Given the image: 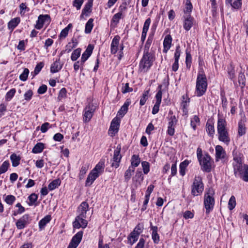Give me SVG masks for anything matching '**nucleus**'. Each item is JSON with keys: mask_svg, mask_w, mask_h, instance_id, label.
<instances>
[{"mask_svg": "<svg viewBox=\"0 0 248 248\" xmlns=\"http://www.w3.org/2000/svg\"><path fill=\"white\" fill-rule=\"evenodd\" d=\"M89 209V204L86 202L81 203L77 209L78 215L76 217L73 223L74 228H85L88 224L87 221L85 219L86 217V213Z\"/></svg>", "mask_w": 248, "mask_h": 248, "instance_id": "obj_1", "label": "nucleus"}, {"mask_svg": "<svg viewBox=\"0 0 248 248\" xmlns=\"http://www.w3.org/2000/svg\"><path fill=\"white\" fill-rule=\"evenodd\" d=\"M207 88V82L206 75L203 70L200 71L197 76L196 86V93L197 96L203 95Z\"/></svg>", "mask_w": 248, "mask_h": 248, "instance_id": "obj_2", "label": "nucleus"}, {"mask_svg": "<svg viewBox=\"0 0 248 248\" xmlns=\"http://www.w3.org/2000/svg\"><path fill=\"white\" fill-rule=\"evenodd\" d=\"M155 59L154 54L147 52L143 53L139 64V71L143 73L147 72L153 65Z\"/></svg>", "mask_w": 248, "mask_h": 248, "instance_id": "obj_3", "label": "nucleus"}, {"mask_svg": "<svg viewBox=\"0 0 248 248\" xmlns=\"http://www.w3.org/2000/svg\"><path fill=\"white\" fill-rule=\"evenodd\" d=\"M237 161V164L234 165V173L235 176H239L245 182H248V165H243L239 162V159L234 158Z\"/></svg>", "mask_w": 248, "mask_h": 248, "instance_id": "obj_4", "label": "nucleus"}, {"mask_svg": "<svg viewBox=\"0 0 248 248\" xmlns=\"http://www.w3.org/2000/svg\"><path fill=\"white\" fill-rule=\"evenodd\" d=\"M214 191L212 189L208 190L204 196V205L206 209V214H208L213 209L215 200L213 197Z\"/></svg>", "mask_w": 248, "mask_h": 248, "instance_id": "obj_5", "label": "nucleus"}, {"mask_svg": "<svg viewBox=\"0 0 248 248\" xmlns=\"http://www.w3.org/2000/svg\"><path fill=\"white\" fill-rule=\"evenodd\" d=\"M204 189V185L201 176H195L191 186V194L197 196L202 193Z\"/></svg>", "mask_w": 248, "mask_h": 248, "instance_id": "obj_6", "label": "nucleus"}, {"mask_svg": "<svg viewBox=\"0 0 248 248\" xmlns=\"http://www.w3.org/2000/svg\"><path fill=\"white\" fill-rule=\"evenodd\" d=\"M201 169L204 172H210L212 169L211 158L208 154L204 155L202 158L199 160Z\"/></svg>", "mask_w": 248, "mask_h": 248, "instance_id": "obj_7", "label": "nucleus"}, {"mask_svg": "<svg viewBox=\"0 0 248 248\" xmlns=\"http://www.w3.org/2000/svg\"><path fill=\"white\" fill-rule=\"evenodd\" d=\"M30 217L29 215L25 214L16 222V226L19 230L23 229L30 223Z\"/></svg>", "mask_w": 248, "mask_h": 248, "instance_id": "obj_8", "label": "nucleus"}, {"mask_svg": "<svg viewBox=\"0 0 248 248\" xmlns=\"http://www.w3.org/2000/svg\"><path fill=\"white\" fill-rule=\"evenodd\" d=\"M121 149V146L118 145L114 151L113 162L111 164V166L115 168H117L119 166L122 158V155L120 154Z\"/></svg>", "mask_w": 248, "mask_h": 248, "instance_id": "obj_9", "label": "nucleus"}, {"mask_svg": "<svg viewBox=\"0 0 248 248\" xmlns=\"http://www.w3.org/2000/svg\"><path fill=\"white\" fill-rule=\"evenodd\" d=\"M45 22H50V16L48 15H41L38 16L35 28L38 30H40L43 27Z\"/></svg>", "mask_w": 248, "mask_h": 248, "instance_id": "obj_10", "label": "nucleus"}, {"mask_svg": "<svg viewBox=\"0 0 248 248\" xmlns=\"http://www.w3.org/2000/svg\"><path fill=\"white\" fill-rule=\"evenodd\" d=\"M120 126V120L117 118H114L110 124V126L108 130V134L113 137L118 132Z\"/></svg>", "mask_w": 248, "mask_h": 248, "instance_id": "obj_11", "label": "nucleus"}, {"mask_svg": "<svg viewBox=\"0 0 248 248\" xmlns=\"http://www.w3.org/2000/svg\"><path fill=\"white\" fill-rule=\"evenodd\" d=\"M95 109V107L89 104L84 109V119L85 122H89L92 118L93 112Z\"/></svg>", "mask_w": 248, "mask_h": 248, "instance_id": "obj_12", "label": "nucleus"}, {"mask_svg": "<svg viewBox=\"0 0 248 248\" xmlns=\"http://www.w3.org/2000/svg\"><path fill=\"white\" fill-rule=\"evenodd\" d=\"M181 49L179 46H177L176 47L175 52L174 55V62L172 65V70L174 72L178 70L179 68V59L181 55Z\"/></svg>", "mask_w": 248, "mask_h": 248, "instance_id": "obj_13", "label": "nucleus"}, {"mask_svg": "<svg viewBox=\"0 0 248 248\" xmlns=\"http://www.w3.org/2000/svg\"><path fill=\"white\" fill-rule=\"evenodd\" d=\"M217 133L218 135V139L219 141L224 142L226 145L230 143L231 140L228 130L218 132Z\"/></svg>", "mask_w": 248, "mask_h": 248, "instance_id": "obj_14", "label": "nucleus"}, {"mask_svg": "<svg viewBox=\"0 0 248 248\" xmlns=\"http://www.w3.org/2000/svg\"><path fill=\"white\" fill-rule=\"evenodd\" d=\"M120 37L116 35L114 37L110 45V53L112 54H115L118 50Z\"/></svg>", "mask_w": 248, "mask_h": 248, "instance_id": "obj_15", "label": "nucleus"}, {"mask_svg": "<svg viewBox=\"0 0 248 248\" xmlns=\"http://www.w3.org/2000/svg\"><path fill=\"white\" fill-rule=\"evenodd\" d=\"M194 19L190 15L185 17L183 27L185 30L188 31L190 30L194 24Z\"/></svg>", "mask_w": 248, "mask_h": 248, "instance_id": "obj_16", "label": "nucleus"}, {"mask_svg": "<svg viewBox=\"0 0 248 248\" xmlns=\"http://www.w3.org/2000/svg\"><path fill=\"white\" fill-rule=\"evenodd\" d=\"M94 46L89 44L81 56L82 63L85 62L93 53Z\"/></svg>", "mask_w": 248, "mask_h": 248, "instance_id": "obj_17", "label": "nucleus"}, {"mask_svg": "<svg viewBox=\"0 0 248 248\" xmlns=\"http://www.w3.org/2000/svg\"><path fill=\"white\" fill-rule=\"evenodd\" d=\"M105 166V160L101 159L92 171L96 173L99 176L104 172Z\"/></svg>", "mask_w": 248, "mask_h": 248, "instance_id": "obj_18", "label": "nucleus"}, {"mask_svg": "<svg viewBox=\"0 0 248 248\" xmlns=\"http://www.w3.org/2000/svg\"><path fill=\"white\" fill-rule=\"evenodd\" d=\"M172 37L170 34L167 35L163 41V50L164 53H167L171 46Z\"/></svg>", "mask_w": 248, "mask_h": 248, "instance_id": "obj_19", "label": "nucleus"}, {"mask_svg": "<svg viewBox=\"0 0 248 248\" xmlns=\"http://www.w3.org/2000/svg\"><path fill=\"white\" fill-rule=\"evenodd\" d=\"M215 150L216 161H218V159H224L225 158L226 152L221 146H216Z\"/></svg>", "mask_w": 248, "mask_h": 248, "instance_id": "obj_20", "label": "nucleus"}, {"mask_svg": "<svg viewBox=\"0 0 248 248\" xmlns=\"http://www.w3.org/2000/svg\"><path fill=\"white\" fill-rule=\"evenodd\" d=\"M98 177V175L96 173L91 171L86 179L85 186H90Z\"/></svg>", "mask_w": 248, "mask_h": 248, "instance_id": "obj_21", "label": "nucleus"}, {"mask_svg": "<svg viewBox=\"0 0 248 248\" xmlns=\"http://www.w3.org/2000/svg\"><path fill=\"white\" fill-rule=\"evenodd\" d=\"M131 103L130 99H127L124 104L122 106L121 108L118 112V115L123 117L127 112L128 106Z\"/></svg>", "mask_w": 248, "mask_h": 248, "instance_id": "obj_22", "label": "nucleus"}, {"mask_svg": "<svg viewBox=\"0 0 248 248\" xmlns=\"http://www.w3.org/2000/svg\"><path fill=\"white\" fill-rule=\"evenodd\" d=\"M227 122L225 119L218 117L217 120V132L227 130Z\"/></svg>", "mask_w": 248, "mask_h": 248, "instance_id": "obj_23", "label": "nucleus"}, {"mask_svg": "<svg viewBox=\"0 0 248 248\" xmlns=\"http://www.w3.org/2000/svg\"><path fill=\"white\" fill-rule=\"evenodd\" d=\"M151 230L152 231V238L155 244H158L159 242V236L157 233V227L153 226L151 223Z\"/></svg>", "mask_w": 248, "mask_h": 248, "instance_id": "obj_24", "label": "nucleus"}, {"mask_svg": "<svg viewBox=\"0 0 248 248\" xmlns=\"http://www.w3.org/2000/svg\"><path fill=\"white\" fill-rule=\"evenodd\" d=\"M62 64L60 63V60L59 59L54 62L51 65L50 72L55 73L59 72L62 68Z\"/></svg>", "mask_w": 248, "mask_h": 248, "instance_id": "obj_25", "label": "nucleus"}, {"mask_svg": "<svg viewBox=\"0 0 248 248\" xmlns=\"http://www.w3.org/2000/svg\"><path fill=\"white\" fill-rule=\"evenodd\" d=\"M83 233V232L82 231H79V232H78L73 237L70 243H72L73 244H74V245L78 246V245L80 243V242L82 240Z\"/></svg>", "mask_w": 248, "mask_h": 248, "instance_id": "obj_26", "label": "nucleus"}, {"mask_svg": "<svg viewBox=\"0 0 248 248\" xmlns=\"http://www.w3.org/2000/svg\"><path fill=\"white\" fill-rule=\"evenodd\" d=\"M140 162V158L138 155H133L131 157L130 167L135 169L138 167Z\"/></svg>", "mask_w": 248, "mask_h": 248, "instance_id": "obj_27", "label": "nucleus"}, {"mask_svg": "<svg viewBox=\"0 0 248 248\" xmlns=\"http://www.w3.org/2000/svg\"><path fill=\"white\" fill-rule=\"evenodd\" d=\"M206 130L208 135L213 137L215 134V128L214 124L212 122L208 121L206 124Z\"/></svg>", "mask_w": 248, "mask_h": 248, "instance_id": "obj_28", "label": "nucleus"}, {"mask_svg": "<svg viewBox=\"0 0 248 248\" xmlns=\"http://www.w3.org/2000/svg\"><path fill=\"white\" fill-rule=\"evenodd\" d=\"M20 19L19 17H16L11 19L8 23L9 29L13 30L20 23Z\"/></svg>", "mask_w": 248, "mask_h": 248, "instance_id": "obj_29", "label": "nucleus"}, {"mask_svg": "<svg viewBox=\"0 0 248 248\" xmlns=\"http://www.w3.org/2000/svg\"><path fill=\"white\" fill-rule=\"evenodd\" d=\"M10 159L12 163V166L14 167H16L19 165L21 158L15 153H13L10 156Z\"/></svg>", "mask_w": 248, "mask_h": 248, "instance_id": "obj_30", "label": "nucleus"}, {"mask_svg": "<svg viewBox=\"0 0 248 248\" xmlns=\"http://www.w3.org/2000/svg\"><path fill=\"white\" fill-rule=\"evenodd\" d=\"M51 217L50 215H47L43 218L39 222V227L40 230L44 229L47 223L51 220Z\"/></svg>", "mask_w": 248, "mask_h": 248, "instance_id": "obj_31", "label": "nucleus"}, {"mask_svg": "<svg viewBox=\"0 0 248 248\" xmlns=\"http://www.w3.org/2000/svg\"><path fill=\"white\" fill-rule=\"evenodd\" d=\"M143 178L144 176L141 171L137 170L135 176L133 177V180L140 184L143 180Z\"/></svg>", "mask_w": 248, "mask_h": 248, "instance_id": "obj_32", "label": "nucleus"}, {"mask_svg": "<svg viewBox=\"0 0 248 248\" xmlns=\"http://www.w3.org/2000/svg\"><path fill=\"white\" fill-rule=\"evenodd\" d=\"M246 128L245 122L241 120L238 123V135L240 136L244 135L246 133Z\"/></svg>", "mask_w": 248, "mask_h": 248, "instance_id": "obj_33", "label": "nucleus"}, {"mask_svg": "<svg viewBox=\"0 0 248 248\" xmlns=\"http://www.w3.org/2000/svg\"><path fill=\"white\" fill-rule=\"evenodd\" d=\"M189 164V161L187 160H185L182 162H181L180 164L179 168L180 170L179 172L181 175L182 176H184L186 174V167Z\"/></svg>", "mask_w": 248, "mask_h": 248, "instance_id": "obj_34", "label": "nucleus"}, {"mask_svg": "<svg viewBox=\"0 0 248 248\" xmlns=\"http://www.w3.org/2000/svg\"><path fill=\"white\" fill-rule=\"evenodd\" d=\"M139 237V235L132 231L127 237L128 243L132 245L138 240Z\"/></svg>", "mask_w": 248, "mask_h": 248, "instance_id": "obj_35", "label": "nucleus"}, {"mask_svg": "<svg viewBox=\"0 0 248 248\" xmlns=\"http://www.w3.org/2000/svg\"><path fill=\"white\" fill-rule=\"evenodd\" d=\"M61 181L60 179H56L52 181L48 186V188L49 190H53L60 186Z\"/></svg>", "mask_w": 248, "mask_h": 248, "instance_id": "obj_36", "label": "nucleus"}, {"mask_svg": "<svg viewBox=\"0 0 248 248\" xmlns=\"http://www.w3.org/2000/svg\"><path fill=\"white\" fill-rule=\"evenodd\" d=\"M44 148V144L42 142H39L34 146L32 150V152L34 154L40 153L43 151Z\"/></svg>", "mask_w": 248, "mask_h": 248, "instance_id": "obj_37", "label": "nucleus"}, {"mask_svg": "<svg viewBox=\"0 0 248 248\" xmlns=\"http://www.w3.org/2000/svg\"><path fill=\"white\" fill-rule=\"evenodd\" d=\"M93 19L90 18L85 25V32L86 33H90L93 27Z\"/></svg>", "mask_w": 248, "mask_h": 248, "instance_id": "obj_38", "label": "nucleus"}, {"mask_svg": "<svg viewBox=\"0 0 248 248\" xmlns=\"http://www.w3.org/2000/svg\"><path fill=\"white\" fill-rule=\"evenodd\" d=\"M135 169H133L129 166L128 169L125 171L124 177V180L126 182H128L130 179Z\"/></svg>", "mask_w": 248, "mask_h": 248, "instance_id": "obj_39", "label": "nucleus"}, {"mask_svg": "<svg viewBox=\"0 0 248 248\" xmlns=\"http://www.w3.org/2000/svg\"><path fill=\"white\" fill-rule=\"evenodd\" d=\"M44 66V63L43 62H40L36 65L34 70L33 72H31V75L32 76V78H34L36 75L39 74L41 71V69Z\"/></svg>", "mask_w": 248, "mask_h": 248, "instance_id": "obj_40", "label": "nucleus"}, {"mask_svg": "<svg viewBox=\"0 0 248 248\" xmlns=\"http://www.w3.org/2000/svg\"><path fill=\"white\" fill-rule=\"evenodd\" d=\"M149 92L150 89L144 91L140 101V106H143L145 104L149 97Z\"/></svg>", "mask_w": 248, "mask_h": 248, "instance_id": "obj_41", "label": "nucleus"}, {"mask_svg": "<svg viewBox=\"0 0 248 248\" xmlns=\"http://www.w3.org/2000/svg\"><path fill=\"white\" fill-rule=\"evenodd\" d=\"M228 74L229 78L231 80H233L235 78V70L232 63L230 64V67L228 68Z\"/></svg>", "mask_w": 248, "mask_h": 248, "instance_id": "obj_42", "label": "nucleus"}, {"mask_svg": "<svg viewBox=\"0 0 248 248\" xmlns=\"http://www.w3.org/2000/svg\"><path fill=\"white\" fill-rule=\"evenodd\" d=\"M81 49L80 48H77L72 52L71 59L72 61H76L80 56Z\"/></svg>", "mask_w": 248, "mask_h": 248, "instance_id": "obj_43", "label": "nucleus"}, {"mask_svg": "<svg viewBox=\"0 0 248 248\" xmlns=\"http://www.w3.org/2000/svg\"><path fill=\"white\" fill-rule=\"evenodd\" d=\"M10 166L9 161L6 160L3 162L0 167V175L6 172Z\"/></svg>", "mask_w": 248, "mask_h": 248, "instance_id": "obj_44", "label": "nucleus"}, {"mask_svg": "<svg viewBox=\"0 0 248 248\" xmlns=\"http://www.w3.org/2000/svg\"><path fill=\"white\" fill-rule=\"evenodd\" d=\"M92 6H93L91 5L90 4L89 5L86 3L83 9L82 10V13L80 16V17H82L83 15H86V16H88V14L92 12Z\"/></svg>", "mask_w": 248, "mask_h": 248, "instance_id": "obj_45", "label": "nucleus"}, {"mask_svg": "<svg viewBox=\"0 0 248 248\" xmlns=\"http://www.w3.org/2000/svg\"><path fill=\"white\" fill-rule=\"evenodd\" d=\"M153 40V36L149 35L144 46V50L143 53H146V52H149V48L152 43Z\"/></svg>", "mask_w": 248, "mask_h": 248, "instance_id": "obj_46", "label": "nucleus"}, {"mask_svg": "<svg viewBox=\"0 0 248 248\" xmlns=\"http://www.w3.org/2000/svg\"><path fill=\"white\" fill-rule=\"evenodd\" d=\"M16 93V90L15 88L11 89L5 95V100L7 101H10L14 96Z\"/></svg>", "mask_w": 248, "mask_h": 248, "instance_id": "obj_47", "label": "nucleus"}, {"mask_svg": "<svg viewBox=\"0 0 248 248\" xmlns=\"http://www.w3.org/2000/svg\"><path fill=\"white\" fill-rule=\"evenodd\" d=\"M67 96V91L65 88H62L59 92L57 100L59 101H61L62 99L65 98Z\"/></svg>", "mask_w": 248, "mask_h": 248, "instance_id": "obj_48", "label": "nucleus"}, {"mask_svg": "<svg viewBox=\"0 0 248 248\" xmlns=\"http://www.w3.org/2000/svg\"><path fill=\"white\" fill-rule=\"evenodd\" d=\"M161 88H162V85H159L158 87V89H159V90L155 95V98H156V102L155 103H158L159 104H161V100H162V92Z\"/></svg>", "mask_w": 248, "mask_h": 248, "instance_id": "obj_49", "label": "nucleus"}, {"mask_svg": "<svg viewBox=\"0 0 248 248\" xmlns=\"http://www.w3.org/2000/svg\"><path fill=\"white\" fill-rule=\"evenodd\" d=\"M236 205L235 198L234 196H232L229 201L228 208L230 210L233 209Z\"/></svg>", "mask_w": 248, "mask_h": 248, "instance_id": "obj_50", "label": "nucleus"}, {"mask_svg": "<svg viewBox=\"0 0 248 248\" xmlns=\"http://www.w3.org/2000/svg\"><path fill=\"white\" fill-rule=\"evenodd\" d=\"M238 82L241 86V88H243L245 86L246 78L244 73H240L238 76Z\"/></svg>", "mask_w": 248, "mask_h": 248, "instance_id": "obj_51", "label": "nucleus"}, {"mask_svg": "<svg viewBox=\"0 0 248 248\" xmlns=\"http://www.w3.org/2000/svg\"><path fill=\"white\" fill-rule=\"evenodd\" d=\"M144 229L143 224L142 223H139L134 229L133 232L138 235H140V234L143 232Z\"/></svg>", "mask_w": 248, "mask_h": 248, "instance_id": "obj_52", "label": "nucleus"}, {"mask_svg": "<svg viewBox=\"0 0 248 248\" xmlns=\"http://www.w3.org/2000/svg\"><path fill=\"white\" fill-rule=\"evenodd\" d=\"M183 100L181 103V107L182 108H188L189 106V103L190 102V98L188 97L187 95L183 96Z\"/></svg>", "mask_w": 248, "mask_h": 248, "instance_id": "obj_53", "label": "nucleus"}, {"mask_svg": "<svg viewBox=\"0 0 248 248\" xmlns=\"http://www.w3.org/2000/svg\"><path fill=\"white\" fill-rule=\"evenodd\" d=\"M143 173L147 174L150 171V164L147 161H142L141 162Z\"/></svg>", "mask_w": 248, "mask_h": 248, "instance_id": "obj_54", "label": "nucleus"}, {"mask_svg": "<svg viewBox=\"0 0 248 248\" xmlns=\"http://www.w3.org/2000/svg\"><path fill=\"white\" fill-rule=\"evenodd\" d=\"M88 169L89 165H85L82 166L79 173V177L80 179H82L84 177V175L86 173Z\"/></svg>", "mask_w": 248, "mask_h": 248, "instance_id": "obj_55", "label": "nucleus"}, {"mask_svg": "<svg viewBox=\"0 0 248 248\" xmlns=\"http://www.w3.org/2000/svg\"><path fill=\"white\" fill-rule=\"evenodd\" d=\"M29 74V70L28 68H25L23 72L20 75L19 79L23 81H25L28 78Z\"/></svg>", "mask_w": 248, "mask_h": 248, "instance_id": "obj_56", "label": "nucleus"}, {"mask_svg": "<svg viewBox=\"0 0 248 248\" xmlns=\"http://www.w3.org/2000/svg\"><path fill=\"white\" fill-rule=\"evenodd\" d=\"M200 123V119L197 116L195 115L192 118V119L191 120L190 122V125L192 126V127L193 128L194 130L196 129V127L197 126V124Z\"/></svg>", "mask_w": 248, "mask_h": 248, "instance_id": "obj_57", "label": "nucleus"}, {"mask_svg": "<svg viewBox=\"0 0 248 248\" xmlns=\"http://www.w3.org/2000/svg\"><path fill=\"white\" fill-rule=\"evenodd\" d=\"M192 58L190 52L186 51V67L190 68L191 66Z\"/></svg>", "mask_w": 248, "mask_h": 248, "instance_id": "obj_58", "label": "nucleus"}, {"mask_svg": "<svg viewBox=\"0 0 248 248\" xmlns=\"http://www.w3.org/2000/svg\"><path fill=\"white\" fill-rule=\"evenodd\" d=\"M84 2V0H74L73 1V6L76 8L77 10L80 9L82 5Z\"/></svg>", "mask_w": 248, "mask_h": 248, "instance_id": "obj_59", "label": "nucleus"}, {"mask_svg": "<svg viewBox=\"0 0 248 248\" xmlns=\"http://www.w3.org/2000/svg\"><path fill=\"white\" fill-rule=\"evenodd\" d=\"M151 22V18H148L144 22L142 31H144V32H148Z\"/></svg>", "mask_w": 248, "mask_h": 248, "instance_id": "obj_60", "label": "nucleus"}, {"mask_svg": "<svg viewBox=\"0 0 248 248\" xmlns=\"http://www.w3.org/2000/svg\"><path fill=\"white\" fill-rule=\"evenodd\" d=\"M15 200L16 197L12 195H7L5 199V202L9 205L13 204Z\"/></svg>", "mask_w": 248, "mask_h": 248, "instance_id": "obj_61", "label": "nucleus"}, {"mask_svg": "<svg viewBox=\"0 0 248 248\" xmlns=\"http://www.w3.org/2000/svg\"><path fill=\"white\" fill-rule=\"evenodd\" d=\"M123 86L122 89V92L123 93H126L133 91V89L129 87L128 83H126L124 85L123 84Z\"/></svg>", "mask_w": 248, "mask_h": 248, "instance_id": "obj_62", "label": "nucleus"}, {"mask_svg": "<svg viewBox=\"0 0 248 248\" xmlns=\"http://www.w3.org/2000/svg\"><path fill=\"white\" fill-rule=\"evenodd\" d=\"M192 5L190 1V0H186V5L185 7V9L184 10V12L185 13H189L191 12L192 10Z\"/></svg>", "mask_w": 248, "mask_h": 248, "instance_id": "obj_63", "label": "nucleus"}, {"mask_svg": "<svg viewBox=\"0 0 248 248\" xmlns=\"http://www.w3.org/2000/svg\"><path fill=\"white\" fill-rule=\"evenodd\" d=\"M122 18V13L121 12H118L115 14L112 18L111 21L118 23L119 20Z\"/></svg>", "mask_w": 248, "mask_h": 248, "instance_id": "obj_64", "label": "nucleus"}]
</instances>
